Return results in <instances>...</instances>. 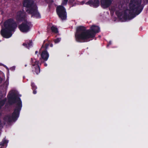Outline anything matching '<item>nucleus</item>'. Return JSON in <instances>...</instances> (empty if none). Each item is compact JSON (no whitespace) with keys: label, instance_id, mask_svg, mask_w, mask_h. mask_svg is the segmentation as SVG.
<instances>
[{"label":"nucleus","instance_id":"nucleus-1","mask_svg":"<svg viewBox=\"0 0 148 148\" xmlns=\"http://www.w3.org/2000/svg\"><path fill=\"white\" fill-rule=\"evenodd\" d=\"M100 32V28L97 25H92L88 29L83 26L78 27L75 34V40L79 42H88L90 41L89 39L94 38L96 34Z\"/></svg>","mask_w":148,"mask_h":148},{"label":"nucleus","instance_id":"nucleus-21","mask_svg":"<svg viewBox=\"0 0 148 148\" xmlns=\"http://www.w3.org/2000/svg\"><path fill=\"white\" fill-rule=\"evenodd\" d=\"M10 69L12 71L14 70L15 69V67L14 66H13L10 68Z\"/></svg>","mask_w":148,"mask_h":148},{"label":"nucleus","instance_id":"nucleus-8","mask_svg":"<svg viewBox=\"0 0 148 148\" xmlns=\"http://www.w3.org/2000/svg\"><path fill=\"white\" fill-rule=\"evenodd\" d=\"M31 64L32 65V71L33 74L38 75L40 72V67L39 65V61L35 60L34 61L33 58H31Z\"/></svg>","mask_w":148,"mask_h":148},{"label":"nucleus","instance_id":"nucleus-13","mask_svg":"<svg viewBox=\"0 0 148 148\" xmlns=\"http://www.w3.org/2000/svg\"><path fill=\"white\" fill-rule=\"evenodd\" d=\"M23 45L25 46L28 49H29V48L32 46V40H29V42H28L27 43H23Z\"/></svg>","mask_w":148,"mask_h":148},{"label":"nucleus","instance_id":"nucleus-29","mask_svg":"<svg viewBox=\"0 0 148 148\" xmlns=\"http://www.w3.org/2000/svg\"><path fill=\"white\" fill-rule=\"evenodd\" d=\"M39 55H38H38H37V56H39Z\"/></svg>","mask_w":148,"mask_h":148},{"label":"nucleus","instance_id":"nucleus-16","mask_svg":"<svg viewBox=\"0 0 148 148\" xmlns=\"http://www.w3.org/2000/svg\"><path fill=\"white\" fill-rule=\"evenodd\" d=\"M7 100L6 98H5L3 99L0 101V108H1L5 104V102Z\"/></svg>","mask_w":148,"mask_h":148},{"label":"nucleus","instance_id":"nucleus-4","mask_svg":"<svg viewBox=\"0 0 148 148\" xmlns=\"http://www.w3.org/2000/svg\"><path fill=\"white\" fill-rule=\"evenodd\" d=\"M4 25L5 28L1 29V34L5 38H9L12 35L11 32L15 31L17 24L13 18H10L5 21Z\"/></svg>","mask_w":148,"mask_h":148},{"label":"nucleus","instance_id":"nucleus-25","mask_svg":"<svg viewBox=\"0 0 148 148\" xmlns=\"http://www.w3.org/2000/svg\"><path fill=\"white\" fill-rule=\"evenodd\" d=\"M38 53V51H35V54H37Z\"/></svg>","mask_w":148,"mask_h":148},{"label":"nucleus","instance_id":"nucleus-19","mask_svg":"<svg viewBox=\"0 0 148 148\" xmlns=\"http://www.w3.org/2000/svg\"><path fill=\"white\" fill-rule=\"evenodd\" d=\"M68 1L65 0H63L62 3V5H66Z\"/></svg>","mask_w":148,"mask_h":148},{"label":"nucleus","instance_id":"nucleus-10","mask_svg":"<svg viewBox=\"0 0 148 148\" xmlns=\"http://www.w3.org/2000/svg\"><path fill=\"white\" fill-rule=\"evenodd\" d=\"M16 18L17 21L23 22L27 20V14L24 10L18 11L16 14Z\"/></svg>","mask_w":148,"mask_h":148},{"label":"nucleus","instance_id":"nucleus-26","mask_svg":"<svg viewBox=\"0 0 148 148\" xmlns=\"http://www.w3.org/2000/svg\"><path fill=\"white\" fill-rule=\"evenodd\" d=\"M47 64L46 63H45L44 64V66H47Z\"/></svg>","mask_w":148,"mask_h":148},{"label":"nucleus","instance_id":"nucleus-9","mask_svg":"<svg viewBox=\"0 0 148 148\" xmlns=\"http://www.w3.org/2000/svg\"><path fill=\"white\" fill-rule=\"evenodd\" d=\"M23 22L18 26V28L21 32L26 33L29 31L31 23L27 20Z\"/></svg>","mask_w":148,"mask_h":148},{"label":"nucleus","instance_id":"nucleus-28","mask_svg":"<svg viewBox=\"0 0 148 148\" xmlns=\"http://www.w3.org/2000/svg\"><path fill=\"white\" fill-rule=\"evenodd\" d=\"M25 67H26V66H27V64H25Z\"/></svg>","mask_w":148,"mask_h":148},{"label":"nucleus","instance_id":"nucleus-11","mask_svg":"<svg viewBox=\"0 0 148 148\" xmlns=\"http://www.w3.org/2000/svg\"><path fill=\"white\" fill-rule=\"evenodd\" d=\"M87 3L90 6L97 8L99 5V0H90Z\"/></svg>","mask_w":148,"mask_h":148},{"label":"nucleus","instance_id":"nucleus-6","mask_svg":"<svg viewBox=\"0 0 148 148\" xmlns=\"http://www.w3.org/2000/svg\"><path fill=\"white\" fill-rule=\"evenodd\" d=\"M47 41V39L44 41L43 44L40 48V49L43 48L45 49V50L42 51L40 54V60L41 63L47 61L49 57V54L47 51V49L49 45V43H46L45 45V46L44 47V43Z\"/></svg>","mask_w":148,"mask_h":148},{"label":"nucleus","instance_id":"nucleus-14","mask_svg":"<svg viewBox=\"0 0 148 148\" xmlns=\"http://www.w3.org/2000/svg\"><path fill=\"white\" fill-rule=\"evenodd\" d=\"M31 86H32V89L33 90V93L34 94H36L37 93L36 91V89L37 88L34 82H32L31 83Z\"/></svg>","mask_w":148,"mask_h":148},{"label":"nucleus","instance_id":"nucleus-15","mask_svg":"<svg viewBox=\"0 0 148 148\" xmlns=\"http://www.w3.org/2000/svg\"><path fill=\"white\" fill-rule=\"evenodd\" d=\"M51 29L52 32L55 33L57 34L58 32V28L54 26H52L51 27Z\"/></svg>","mask_w":148,"mask_h":148},{"label":"nucleus","instance_id":"nucleus-20","mask_svg":"<svg viewBox=\"0 0 148 148\" xmlns=\"http://www.w3.org/2000/svg\"><path fill=\"white\" fill-rule=\"evenodd\" d=\"M3 97V94L1 93H0V99H1Z\"/></svg>","mask_w":148,"mask_h":148},{"label":"nucleus","instance_id":"nucleus-22","mask_svg":"<svg viewBox=\"0 0 148 148\" xmlns=\"http://www.w3.org/2000/svg\"><path fill=\"white\" fill-rule=\"evenodd\" d=\"M111 41H109V42L108 43V45H107V46H109V45H110L111 44Z\"/></svg>","mask_w":148,"mask_h":148},{"label":"nucleus","instance_id":"nucleus-5","mask_svg":"<svg viewBox=\"0 0 148 148\" xmlns=\"http://www.w3.org/2000/svg\"><path fill=\"white\" fill-rule=\"evenodd\" d=\"M23 6L25 7L26 12L32 15V17H35L36 18H40V15L38 11L37 5L34 3L33 0H24Z\"/></svg>","mask_w":148,"mask_h":148},{"label":"nucleus","instance_id":"nucleus-2","mask_svg":"<svg viewBox=\"0 0 148 148\" xmlns=\"http://www.w3.org/2000/svg\"><path fill=\"white\" fill-rule=\"evenodd\" d=\"M8 102L11 105L16 103L14 106V108L11 116L9 115L5 116L4 120L6 122L11 123L15 122L19 117L20 112L22 107V102L21 99L18 97L16 93L12 90L8 95Z\"/></svg>","mask_w":148,"mask_h":148},{"label":"nucleus","instance_id":"nucleus-7","mask_svg":"<svg viewBox=\"0 0 148 148\" xmlns=\"http://www.w3.org/2000/svg\"><path fill=\"white\" fill-rule=\"evenodd\" d=\"M56 13L59 17L62 20L66 19L67 12L65 8L62 5L58 6L56 9Z\"/></svg>","mask_w":148,"mask_h":148},{"label":"nucleus","instance_id":"nucleus-23","mask_svg":"<svg viewBox=\"0 0 148 148\" xmlns=\"http://www.w3.org/2000/svg\"><path fill=\"white\" fill-rule=\"evenodd\" d=\"M2 79L1 78V77H0V83H1L2 82Z\"/></svg>","mask_w":148,"mask_h":148},{"label":"nucleus","instance_id":"nucleus-27","mask_svg":"<svg viewBox=\"0 0 148 148\" xmlns=\"http://www.w3.org/2000/svg\"><path fill=\"white\" fill-rule=\"evenodd\" d=\"M2 113L1 112H0V117H1V116H2Z\"/></svg>","mask_w":148,"mask_h":148},{"label":"nucleus","instance_id":"nucleus-12","mask_svg":"<svg viewBox=\"0 0 148 148\" xmlns=\"http://www.w3.org/2000/svg\"><path fill=\"white\" fill-rule=\"evenodd\" d=\"M112 1V0H101V5L104 8H107L111 5Z\"/></svg>","mask_w":148,"mask_h":148},{"label":"nucleus","instance_id":"nucleus-18","mask_svg":"<svg viewBox=\"0 0 148 148\" xmlns=\"http://www.w3.org/2000/svg\"><path fill=\"white\" fill-rule=\"evenodd\" d=\"M61 40L60 38H57L54 40L53 41L55 43H57L60 42Z\"/></svg>","mask_w":148,"mask_h":148},{"label":"nucleus","instance_id":"nucleus-17","mask_svg":"<svg viewBox=\"0 0 148 148\" xmlns=\"http://www.w3.org/2000/svg\"><path fill=\"white\" fill-rule=\"evenodd\" d=\"M8 141L5 139H3L2 141L0 143V146H3L4 145L8 143Z\"/></svg>","mask_w":148,"mask_h":148},{"label":"nucleus","instance_id":"nucleus-3","mask_svg":"<svg viewBox=\"0 0 148 148\" xmlns=\"http://www.w3.org/2000/svg\"><path fill=\"white\" fill-rule=\"evenodd\" d=\"M129 14L125 12H123L120 10H116L115 14L118 18L121 19L123 18L125 20L131 19L135 16V15H138L142 11L143 7L141 4L140 0H131L129 3Z\"/></svg>","mask_w":148,"mask_h":148},{"label":"nucleus","instance_id":"nucleus-24","mask_svg":"<svg viewBox=\"0 0 148 148\" xmlns=\"http://www.w3.org/2000/svg\"><path fill=\"white\" fill-rule=\"evenodd\" d=\"M50 46L51 47H52L53 46V45L51 43L50 45Z\"/></svg>","mask_w":148,"mask_h":148}]
</instances>
